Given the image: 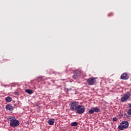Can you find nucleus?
<instances>
[{"mask_svg": "<svg viewBox=\"0 0 131 131\" xmlns=\"http://www.w3.org/2000/svg\"><path fill=\"white\" fill-rule=\"evenodd\" d=\"M7 120L9 121H10V126H11L12 127H16L20 124V122H19V120L16 119H14L13 117H12V116L8 117Z\"/></svg>", "mask_w": 131, "mask_h": 131, "instance_id": "f257e3e1", "label": "nucleus"}, {"mask_svg": "<svg viewBox=\"0 0 131 131\" xmlns=\"http://www.w3.org/2000/svg\"><path fill=\"white\" fill-rule=\"evenodd\" d=\"M128 127V122L126 121H123L120 125L118 126L120 130H123L124 128H127Z\"/></svg>", "mask_w": 131, "mask_h": 131, "instance_id": "f03ea898", "label": "nucleus"}, {"mask_svg": "<svg viewBox=\"0 0 131 131\" xmlns=\"http://www.w3.org/2000/svg\"><path fill=\"white\" fill-rule=\"evenodd\" d=\"M78 106V102L72 101L70 103V108L72 111H75Z\"/></svg>", "mask_w": 131, "mask_h": 131, "instance_id": "7ed1b4c3", "label": "nucleus"}, {"mask_svg": "<svg viewBox=\"0 0 131 131\" xmlns=\"http://www.w3.org/2000/svg\"><path fill=\"white\" fill-rule=\"evenodd\" d=\"M76 111H77V113H78V114H82L83 113H84L85 108L81 105H78Z\"/></svg>", "mask_w": 131, "mask_h": 131, "instance_id": "20e7f679", "label": "nucleus"}, {"mask_svg": "<svg viewBox=\"0 0 131 131\" xmlns=\"http://www.w3.org/2000/svg\"><path fill=\"white\" fill-rule=\"evenodd\" d=\"M131 94L129 93V92H127L126 94H124L123 96L121 98L120 101L122 103H124V102H126V101L128 100Z\"/></svg>", "mask_w": 131, "mask_h": 131, "instance_id": "39448f33", "label": "nucleus"}, {"mask_svg": "<svg viewBox=\"0 0 131 131\" xmlns=\"http://www.w3.org/2000/svg\"><path fill=\"white\" fill-rule=\"evenodd\" d=\"M97 81V78H89L86 80V82L89 85H94Z\"/></svg>", "mask_w": 131, "mask_h": 131, "instance_id": "423d86ee", "label": "nucleus"}, {"mask_svg": "<svg viewBox=\"0 0 131 131\" xmlns=\"http://www.w3.org/2000/svg\"><path fill=\"white\" fill-rule=\"evenodd\" d=\"M81 72L78 70H76L74 72V75L73 76V79H77L80 76Z\"/></svg>", "mask_w": 131, "mask_h": 131, "instance_id": "0eeeda50", "label": "nucleus"}, {"mask_svg": "<svg viewBox=\"0 0 131 131\" xmlns=\"http://www.w3.org/2000/svg\"><path fill=\"white\" fill-rule=\"evenodd\" d=\"M121 78L123 80H126V79H128V76H127V74L124 73L121 75Z\"/></svg>", "mask_w": 131, "mask_h": 131, "instance_id": "6e6552de", "label": "nucleus"}, {"mask_svg": "<svg viewBox=\"0 0 131 131\" xmlns=\"http://www.w3.org/2000/svg\"><path fill=\"white\" fill-rule=\"evenodd\" d=\"M6 109L8 111L11 112L13 111L14 107H13L11 104H7L6 106Z\"/></svg>", "mask_w": 131, "mask_h": 131, "instance_id": "1a4fd4ad", "label": "nucleus"}, {"mask_svg": "<svg viewBox=\"0 0 131 131\" xmlns=\"http://www.w3.org/2000/svg\"><path fill=\"white\" fill-rule=\"evenodd\" d=\"M55 123V119H50L48 120V123L50 125H54V123Z\"/></svg>", "mask_w": 131, "mask_h": 131, "instance_id": "9d476101", "label": "nucleus"}, {"mask_svg": "<svg viewBox=\"0 0 131 131\" xmlns=\"http://www.w3.org/2000/svg\"><path fill=\"white\" fill-rule=\"evenodd\" d=\"M26 93H27V94H29V95H32V94H33V91L30 89H26L25 90Z\"/></svg>", "mask_w": 131, "mask_h": 131, "instance_id": "9b49d317", "label": "nucleus"}, {"mask_svg": "<svg viewBox=\"0 0 131 131\" xmlns=\"http://www.w3.org/2000/svg\"><path fill=\"white\" fill-rule=\"evenodd\" d=\"M93 108L94 112L97 113V112H100V111H101V110H100V108H99V107H93Z\"/></svg>", "mask_w": 131, "mask_h": 131, "instance_id": "f8f14e48", "label": "nucleus"}, {"mask_svg": "<svg viewBox=\"0 0 131 131\" xmlns=\"http://www.w3.org/2000/svg\"><path fill=\"white\" fill-rule=\"evenodd\" d=\"M6 100L7 101V102H8V103H10V102H11L12 101V97H7L6 98Z\"/></svg>", "mask_w": 131, "mask_h": 131, "instance_id": "ddd939ff", "label": "nucleus"}, {"mask_svg": "<svg viewBox=\"0 0 131 131\" xmlns=\"http://www.w3.org/2000/svg\"><path fill=\"white\" fill-rule=\"evenodd\" d=\"M88 113H89V114H94V113H95L94 108L90 110L88 112Z\"/></svg>", "mask_w": 131, "mask_h": 131, "instance_id": "4468645a", "label": "nucleus"}, {"mask_svg": "<svg viewBox=\"0 0 131 131\" xmlns=\"http://www.w3.org/2000/svg\"><path fill=\"white\" fill-rule=\"evenodd\" d=\"M48 72L50 74H55V71L52 69L48 70Z\"/></svg>", "mask_w": 131, "mask_h": 131, "instance_id": "2eb2a0df", "label": "nucleus"}, {"mask_svg": "<svg viewBox=\"0 0 131 131\" xmlns=\"http://www.w3.org/2000/svg\"><path fill=\"white\" fill-rule=\"evenodd\" d=\"M78 125V123L77 122H74L71 123L72 126H76Z\"/></svg>", "mask_w": 131, "mask_h": 131, "instance_id": "dca6fc26", "label": "nucleus"}, {"mask_svg": "<svg viewBox=\"0 0 131 131\" xmlns=\"http://www.w3.org/2000/svg\"><path fill=\"white\" fill-rule=\"evenodd\" d=\"M127 114L128 115H131V108L129 109L127 111Z\"/></svg>", "mask_w": 131, "mask_h": 131, "instance_id": "f3484780", "label": "nucleus"}, {"mask_svg": "<svg viewBox=\"0 0 131 131\" xmlns=\"http://www.w3.org/2000/svg\"><path fill=\"white\" fill-rule=\"evenodd\" d=\"M113 121H117V118L116 117H114L113 118Z\"/></svg>", "mask_w": 131, "mask_h": 131, "instance_id": "a211bd4d", "label": "nucleus"}, {"mask_svg": "<svg viewBox=\"0 0 131 131\" xmlns=\"http://www.w3.org/2000/svg\"><path fill=\"white\" fill-rule=\"evenodd\" d=\"M14 94H15V95H16V96H18V95H19V93H18V92H14Z\"/></svg>", "mask_w": 131, "mask_h": 131, "instance_id": "6ab92c4d", "label": "nucleus"}, {"mask_svg": "<svg viewBox=\"0 0 131 131\" xmlns=\"http://www.w3.org/2000/svg\"><path fill=\"white\" fill-rule=\"evenodd\" d=\"M128 105L129 106V108H131V103H128Z\"/></svg>", "mask_w": 131, "mask_h": 131, "instance_id": "aec40b11", "label": "nucleus"}, {"mask_svg": "<svg viewBox=\"0 0 131 131\" xmlns=\"http://www.w3.org/2000/svg\"><path fill=\"white\" fill-rule=\"evenodd\" d=\"M108 16H110V14H108Z\"/></svg>", "mask_w": 131, "mask_h": 131, "instance_id": "412c9836", "label": "nucleus"}]
</instances>
